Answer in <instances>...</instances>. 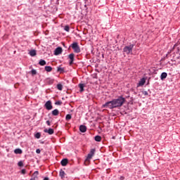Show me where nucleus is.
I'll list each match as a JSON object with an SVG mask.
<instances>
[{
  "mask_svg": "<svg viewBox=\"0 0 180 180\" xmlns=\"http://www.w3.org/2000/svg\"><path fill=\"white\" fill-rule=\"evenodd\" d=\"M126 102V98L122 96H119L117 98H114L110 101L106 102L103 105V108L105 109H116V108H122Z\"/></svg>",
  "mask_w": 180,
  "mask_h": 180,
  "instance_id": "nucleus-1",
  "label": "nucleus"
},
{
  "mask_svg": "<svg viewBox=\"0 0 180 180\" xmlns=\"http://www.w3.org/2000/svg\"><path fill=\"white\" fill-rule=\"evenodd\" d=\"M133 47H134V44H130L129 46H126L123 49L124 53H126L127 56H129V54H133Z\"/></svg>",
  "mask_w": 180,
  "mask_h": 180,
  "instance_id": "nucleus-2",
  "label": "nucleus"
},
{
  "mask_svg": "<svg viewBox=\"0 0 180 180\" xmlns=\"http://www.w3.org/2000/svg\"><path fill=\"white\" fill-rule=\"evenodd\" d=\"M70 47H72V50H74L75 53H81V48H79V45H78V42H73Z\"/></svg>",
  "mask_w": 180,
  "mask_h": 180,
  "instance_id": "nucleus-3",
  "label": "nucleus"
},
{
  "mask_svg": "<svg viewBox=\"0 0 180 180\" xmlns=\"http://www.w3.org/2000/svg\"><path fill=\"white\" fill-rule=\"evenodd\" d=\"M44 106L46 109V110H51V109H53V105L51 104V101H46Z\"/></svg>",
  "mask_w": 180,
  "mask_h": 180,
  "instance_id": "nucleus-4",
  "label": "nucleus"
},
{
  "mask_svg": "<svg viewBox=\"0 0 180 180\" xmlns=\"http://www.w3.org/2000/svg\"><path fill=\"white\" fill-rule=\"evenodd\" d=\"M95 155V149H91L89 153L87 155L86 160H91Z\"/></svg>",
  "mask_w": 180,
  "mask_h": 180,
  "instance_id": "nucleus-5",
  "label": "nucleus"
},
{
  "mask_svg": "<svg viewBox=\"0 0 180 180\" xmlns=\"http://www.w3.org/2000/svg\"><path fill=\"white\" fill-rule=\"evenodd\" d=\"M61 53H63V48H61L60 46L56 48L54 51L55 56H60V54H61Z\"/></svg>",
  "mask_w": 180,
  "mask_h": 180,
  "instance_id": "nucleus-6",
  "label": "nucleus"
},
{
  "mask_svg": "<svg viewBox=\"0 0 180 180\" xmlns=\"http://www.w3.org/2000/svg\"><path fill=\"white\" fill-rule=\"evenodd\" d=\"M44 133H48V134H54V129L49 128V129H44Z\"/></svg>",
  "mask_w": 180,
  "mask_h": 180,
  "instance_id": "nucleus-7",
  "label": "nucleus"
},
{
  "mask_svg": "<svg viewBox=\"0 0 180 180\" xmlns=\"http://www.w3.org/2000/svg\"><path fill=\"white\" fill-rule=\"evenodd\" d=\"M144 84H146V79L142 78V79H141V80L138 83V86H143V85H144Z\"/></svg>",
  "mask_w": 180,
  "mask_h": 180,
  "instance_id": "nucleus-8",
  "label": "nucleus"
},
{
  "mask_svg": "<svg viewBox=\"0 0 180 180\" xmlns=\"http://www.w3.org/2000/svg\"><path fill=\"white\" fill-rule=\"evenodd\" d=\"M79 131L82 133H85V131H86V126H85V125H80L79 126Z\"/></svg>",
  "mask_w": 180,
  "mask_h": 180,
  "instance_id": "nucleus-9",
  "label": "nucleus"
},
{
  "mask_svg": "<svg viewBox=\"0 0 180 180\" xmlns=\"http://www.w3.org/2000/svg\"><path fill=\"white\" fill-rule=\"evenodd\" d=\"M60 164L62 167H65L68 164V159H63L61 160Z\"/></svg>",
  "mask_w": 180,
  "mask_h": 180,
  "instance_id": "nucleus-10",
  "label": "nucleus"
},
{
  "mask_svg": "<svg viewBox=\"0 0 180 180\" xmlns=\"http://www.w3.org/2000/svg\"><path fill=\"white\" fill-rule=\"evenodd\" d=\"M167 77H168V74H167V72H162L160 75V79H162V81H164V79H165Z\"/></svg>",
  "mask_w": 180,
  "mask_h": 180,
  "instance_id": "nucleus-11",
  "label": "nucleus"
},
{
  "mask_svg": "<svg viewBox=\"0 0 180 180\" xmlns=\"http://www.w3.org/2000/svg\"><path fill=\"white\" fill-rule=\"evenodd\" d=\"M69 58L70 60V65H71V64H72V63H74V53H70L69 55Z\"/></svg>",
  "mask_w": 180,
  "mask_h": 180,
  "instance_id": "nucleus-12",
  "label": "nucleus"
},
{
  "mask_svg": "<svg viewBox=\"0 0 180 180\" xmlns=\"http://www.w3.org/2000/svg\"><path fill=\"white\" fill-rule=\"evenodd\" d=\"M79 88L80 89V92H84L85 91V89H84V88H85V84H79Z\"/></svg>",
  "mask_w": 180,
  "mask_h": 180,
  "instance_id": "nucleus-13",
  "label": "nucleus"
},
{
  "mask_svg": "<svg viewBox=\"0 0 180 180\" xmlns=\"http://www.w3.org/2000/svg\"><path fill=\"white\" fill-rule=\"evenodd\" d=\"M59 176L63 179L65 176V172H64L63 169H60Z\"/></svg>",
  "mask_w": 180,
  "mask_h": 180,
  "instance_id": "nucleus-14",
  "label": "nucleus"
},
{
  "mask_svg": "<svg viewBox=\"0 0 180 180\" xmlns=\"http://www.w3.org/2000/svg\"><path fill=\"white\" fill-rule=\"evenodd\" d=\"M45 71H46V72H51L53 68H51V66H45Z\"/></svg>",
  "mask_w": 180,
  "mask_h": 180,
  "instance_id": "nucleus-15",
  "label": "nucleus"
},
{
  "mask_svg": "<svg viewBox=\"0 0 180 180\" xmlns=\"http://www.w3.org/2000/svg\"><path fill=\"white\" fill-rule=\"evenodd\" d=\"M95 141L101 142L102 141V137L99 135H97L94 137Z\"/></svg>",
  "mask_w": 180,
  "mask_h": 180,
  "instance_id": "nucleus-16",
  "label": "nucleus"
},
{
  "mask_svg": "<svg viewBox=\"0 0 180 180\" xmlns=\"http://www.w3.org/2000/svg\"><path fill=\"white\" fill-rule=\"evenodd\" d=\"M58 113H60V111H58V109H55L52 111L53 116H58Z\"/></svg>",
  "mask_w": 180,
  "mask_h": 180,
  "instance_id": "nucleus-17",
  "label": "nucleus"
},
{
  "mask_svg": "<svg viewBox=\"0 0 180 180\" xmlns=\"http://www.w3.org/2000/svg\"><path fill=\"white\" fill-rule=\"evenodd\" d=\"M46 82H48V84H49V85H53V84H54V79H51V78H48V79H46Z\"/></svg>",
  "mask_w": 180,
  "mask_h": 180,
  "instance_id": "nucleus-18",
  "label": "nucleus"
},
{
  "mask_svg": "<svg viewBox=\"0 0 180 180\" xmlns=\"http://www.w3.org/2000/svg\"><path fill=\"white\" fill-rule=\"evenodd\" d=\"M29 54L31 56V57H34V56L37 54L36 50H31Z\"/></svg>",
  "mask_w": 180,
  "mask_h": 180,
  "instance_id": "nucleus-19",
  "label": "nucleus"
},
{
  "mask_svg": "<svg viewBox=\"0 0 180 180\" xmlns=\"http://www.w3.org/2000/svg\"><path fill=\"white\" fill-rule=\"evenodd\" d=\"M39 65H46V60H43V59H41L40 60H39Z\"/></svg>",
  "mask_w": 180,
  "mask_h": 180,
  "instance_id": "nucleus-20",
  "label": "nucleus"
},
{
  "mask_svg": "<svg viewBox=\"0 0 180 180\" xmlns=\"http://www.w3.org/2000/svg\"><path fill=\"white\" fill-rule=\"evenodd\" d=\"M14 153L15 154H22V149L20 148H17L15 150H14Z\"/></svg>",
  "mask_w": 180,
  "mask_h": 180,
  "instance_id": "nucleus-21",
  "label": "nucleus"
},
{
  "mask_svg": "<svg viewBox=\"0 0 180 180\" xmlns=\"http://www.w3.org/2000/svg\"><path fill=\"white\" fill-rule=\"evenodd\" d=\"M72 116L71 115V114H68L65 117V120H67L68 122V120H71Z\"/></svg>",
  "mask_w": 180,
  "mask_h": 180,
  "instance_id": "nucleus-22",
  "label": "nucleus"
},
{
  "mask_svg": "<svg viewBox=\"0 0 180 180\" xmlns=\"http://www.w3.org/2000/svg\"><path fill=\"white\" fill-rule=\"evenodd\" d=\"M57 89H58V91H63V84H57Z\"/></svg>",
  "mask_w": 180,
  "mask_h": 180,
  "instance_id": "nucleus-23",
  "label": "nucleus"
},
{
  "mask_svg": "<svg viewBox=\"0 0 180 180\" xmlns=\"http://www.w3.org/2000/svg\"><path fill=\"white\" fill-rule=\"evenodd\" d=\"M39 175V172L36 171L33 173L32 176L33 178H37V176Z\"/></svg>",
  "mask_w": 180,
  "mask_h": 180,
  "instance_id": "nucleus-24",
  "label": "nucleus"
},
{
  "mask_svg": "<svg viewBox=\"0 0 180 180\" xmlns=\"http://www.w3.org/2000/svg\"><path fill=\"white\" fill-rule=\"evenodd\" d=\"M57 71L58 72H64V68L58 67Z\"/></svg>",
  "mask_w": 180,
  "mask_h": 180,
  "instance_id": "nucleus-25",
  "label": "nucleus"
},
{
  "mask_svg": "<svg viewBox=\"0 0 180 180\" xmlns=\"http://www.w3.org/2000/svg\"><path fill=\"white\" fill-rule=\"evenodd\" d=\"M41 134L39 132H37L35 135L34 137L35 139H40Z\"/></svg>",
  "mask_w": 180,
  "mask_h": 180,
  "instance_id": "nucleus-26",
  "label": "nucleus"
},
{
  "mask_svg": "<svg viewBox=\"0 0 180 180\" xmlns=\"http://www.w3.org/2000/svg\"><path fill=\"white\" fill-rule=\"evenodd\" d=\"M31 74H32V75H36V74H37V71L34 69H32L31 70Z\"/></svg>",
  "mask_w": 180,
  "mask_h": 180,
  "instance_id": "nucleus-27",
  "label": "nucleus"
},
{
  "mask_svg": "<svg viewBox=\"0 0 180 180\" xmlns=\"http://www.w3.org/2000/svg\"><path fill=\"white\" fill-rule=\"evenodd\" d=\"M64 30L65 32H70V26L69 25H65L64 27Z\"/></svg>",
  "mask_w": 180,
  "mask_h": 180,
  "instance_id": "nucleus-28",
  "label": "nucleus"
},
{
  "mask_svg": "<svg viewBox=\"0 0 180 180\" xmlns=\"http://www.w3.org/2000/svg\"><path fill=\"white\" fill-rule=\"evenodd\" d=\"M18 167H23V162L22 161H19L18 162Z\"/></svg>",
  "mask_w": 180,
  "mask_h": 180,
  "instance_id": "nucleus-29",
  "label": "nucleus"
},
{
  "mask_svg": "<svg viewBox=\"0 0 180 180\" xmlns=\"http://www.w3.org/2000/svg\"><path fill=\"white\" fill-rule=\"evenodd\" d=\"M21 174H22V175H25V174H26V169H22L21 170Z\"/></svg>",
  "mask_w": 180,
  "mask_h": 180,
  "instance_id": "nucleus-30",
  "label": "nucleus"
},
{
  "mask_svg": "<svg viewBox=\"0 0 180 180\" xmlns=\"http://www.w3.org/2000/svg\"><path fill=\"white\" fill-rule=\"evenodd\" d=\"M62 103H63V102H61V101H56V102L55 103V104L58 105H61Z\"/></svg>",
  "mask_w": 180,
  "mask_h": 180,
  "instance_id": "nucleus-31",
  "label": "nucleus"
},
{
  "mask_svg": "<svg viewBox=\"0 0 180 180\" xmlns=\"http://www.w3.org/2000/svg\"><path fill=\"white\" fill-rule=\"evenodd\" d=\"M46 123L47 126H51V122H50L49 120H47V121L46 122Z\"/></svg>",
  "mask_w": 180,
  "mask_h": 180,
  "instance_id": "nucleus-32",
  "label": "nucleus"
},
{
  "mask_svg": "<svg viewBox=\"0 0 180 180\" xmlns=\"http://www.w3.org/2000/svg\"><path fill=\"white\" fill-rule=\"evenodd\" d=\"M36 153L37 154H40V153H41V150H40V149H37Z\"/></svg>",
  "mask_w": 180,
  "mask_h": 180,
  "instance_id": "nucleus-33",
  "label": "nucleus"
},
{
  "mask_svg": "<svg viewBox=\"0 0 180 180\" xmlns=\"http://www.w3.org/2000/svg\"><path fill=\"white\" fill-rule=\"evenodd\" d=\"M143 95H145V96H147V95H148V92H147V91H143Z\"/></svg>",
  "mask_w": 180,
  "mask_h": 180,
  "instance_id": "nucleus-34",
  "label": "nucleus"
},
{
  "mask_svg": "<svg viewBox=\"0 0 180 180\" xmlns=\"http://www.w3.org/2000/svg\"><path fill=\"white\" fill-rule=\"evenodd\" d=\"M120 180H124V177L123 176H121L120 177Z\"/></svg>",
  "mask_w": 180,
  "mask_h": 180,
  "instance_id": "nucleus-35",
  "label": "nucleus"
},
{
  "mask_svg": "<svg viewBox=\"0 0 180 180\" xmlns=\"http://www.w3.org/2000/svg\"><path fill=\"white\" fill-rule=\"evenodd\" d=\"M30 180H37V177L32 178Z\"/></svg>",
  "mask_w": 180,
  "mask_h": 180,
  "instance_id": "nucleus-36",
  "label": "nucleus"
},
{
  "mask_svg": "<svg viewBox=\"0 0 180 180\" xmlns=\"http://www.w3.org/2000/svg\"><path fill=\"white\" fill-rule=\"evenodd\" d=\"M44 180H49V177H45Z\"/></svg>",
  "mask_w": 180,
  "mask_h": 180,
  "instance_id": "nucleus-37",
  "label": "nucleus"
}]
</instances>
